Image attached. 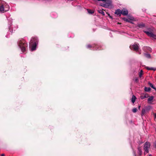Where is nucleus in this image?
I'll return each instance as SVG.
<instances>
[{
  "mask_svg": "<svg viewBox=\"0 0 156 156\" xmlns=\"http://www.w3.org/2000/svg\"><path fill=\"white\" fill-rule=\"evenodd\" d=\"M154 118L156 119V113H154L153 114Z\"/></svg>",
  "mask_w": 156,
  "mask_h": 156,
  "instance_id": "obj_30",
  "label": "nucleus"
},
{
  "mask_svg": "<svg viewBox=\"0 0 156 156\" xmlns=\"http://www.w3.org/2000/svg\"><path fill=\"white\" fill-rule=\"evenodd\" d=\"M98 1H102L103 2H105L106 1V0H98Z\"/></svg>",
  "mask_w": 156,
  "mask_h": 156,
  "instance_id": "obj_31",
  "label": "nucleus"
},
{
  "mask_svg": "<svg viewBox=\"0 0 156 156\" xmlns=\"http://www.w3.org/2000/svg\"><path fill=\"white\" fill-rule=\"evenodd\" d=\"M98 12L100 13H101L104 16L105 15V12L103 10L99 9L98 11Z\"/></svg>",
  "mask_w": 156,
  "mask_h": 156,
  "instance_id": "obj_22",
  "label": "nucleus"
},
{
  "mask_svg": "<svg viewBox=\"0 0 156 156\" xmlns=\"http://www.w3.org/2000/svg\"><path fill=\"white\" fill-rule=\"evenodd\" d=\"M7 10H5L4 6L3 5H2L0 6V12L3 13L5 11L6 12Z\"/></svg>",
  "mask_w": 156,
  "mask_h": 156,
  "instance_id": "obj_13",
  "label": "nucleus"
},
{
  "mask_svg": "<svg viewBox=\"0 0 156 156\" xmlns=\"http://www.w3.org/2000/svg\"><path fill=\"white\" fill-rule=\"evenodd\" d=\"M140 105L138 107V109H140Z\"/></svg>",
  "mask_w": 156,
  "mask_h": 156,
  "instance_id": "obj_35",
  "label": "nucleus"
},
{
  "mask_svg": "<svg viewBox=\"0 0 156 156\" xmlns=\"http://www.w3.org/2000/svg\"><path fill=\"white\" fill-rule=\"evenodd\" d=\"M144 55L147 58H151V56L150 54L145 53L144 54Z\"/></svg>",
  "mask_w": 156,
  "mask_h": 156,
  "instance_id": "obj_15",
  "label": "nucleus"
},
{
  "mask_svg": "<svg viewBox=\"0 0 156 156\" xmlns=\"http://www.w3.org/2000/svg\"><path fill=\"white\" fill-rule=\"evenodd\" d=\"M154 146L155 148H156V141L154 143Z\"/></svg>",
  "mask_w": 156,
  "mask_h": 156,
  "instance_id": "obj_32",
  "label": "nucleus"
},
{
  "mask_svg": "<svg viewBox=\"0 0 156 156\" xmlns=\"http://www.w3.org/2000/svg\"><path fill=\"white\" fill-rule=\"evenodd\" d=\"M30 44V48L31 50V51L35 50L36 49L37 44H33L31 43Z\"/></svg>",
  "mask_w": 156,
  "mask_h": 156,
  "instance_id": "obj_7",
  "label": "nucleus"
},
{
  "mask_svg": "<svg viewBox=\"0 0 156 156\" xmlns=\"http://www.w3.org/2000/svg\"><path fill=\"white\" fill-rule=\"evenodd\" d=\"M137 26L140 28L143 27L145 26V25L144 24H138Z\"/></svg>",
  "mask_w": 156,
  "mask_h": 156,
  "instance_id": "obj_23",
  "label": "nucleus"
},
{
  "mask_svg": "<svg viewBox=\"0 0 156 156\" xmlns=\"http://www.w3.org/2000/svg\"><path fill=\"white\" fill-rule=\"evenodd\" d=\"M87 10L88 13L89 14H92L94 13V12L93 10H91L89 9H87Z\"/></svg>",
  "mask_w": 156,
  "mask_h": 156,
  "instance_id": "obj_21",
  "label": "nucleus"
},
{
  "mask_svg": "<svg viewBox=\"0 0 156 156\" xmlns=\"http://www.w3.org/2000/svg\"><path fill=\"white\" fill-rule=\"evenodd\" d=\"M138 153L140 155V156H141V155L142 154V151L141 150V149L140 147H138Z\"/></svg>",
  "mask_w": 156,
  "mask_h": 156,
  "instance_id": "obj_14",
  "label": "nucleus"
},
{
  "mask_svg": "<svg viewBox=\"0 0 156 156\" xmlns=\"http://www.w3.org/2000/svg\"><path fill=\"white\" fill-rule=\"evenodd\" d=\"M154 99V97L153 96H151L149 97L147 100V101L148 102L152 101Z\"/></svg>",
  "mask_w": 156,
  "mask_h": 156,
  "instance_id": "obj_20",
  "label": "nucleus"
},
{
  "mask_svg": "<svg viewBox=\"0 0 156 156\" xmlns=\"http://www.w3.org/2000/svg\"><path fill=\"white\" fill-rule=\"evenodd\" d=\"M148 84L150 85V86L151 87H152V88H153V89H154L156 91V88H155L154 87V86H153V85L150 82H149L148 83Z\"/></svg>",
  "mask_w": 156,
  "mask_h": 156,
  "instance_id": "obj_18",
  "label": "nucleus"
},
{
  "mask_svg": "<svg viewBox=\"0 0 156 156\" xmlns=\"http://www.w3.org/2000/svg\"><path fill=\"white\" fill-rule=\"evenodd\" d=\"M134 80L135 82H138V78H136Z\"/></svg>",
  "mask_w": 156,
  "mask_h": 156,
  "instance_id": "obj_29",
  "label": "nucleus"
},
{
  "mask_svg": "<svg viewBox=\"0 0 156 156\" xmlns=\"http://www.w3.org/2000/svg\"><path fill=\"white\" fill-rule=\"evenodd\" d=\"M138 54H141V52H140V51H139L138 52Z\"/></svg>",
  "mask_w": 156,
  "mask_h": 156,
  "instance_id": "obj_34",
  "label": "nucleus"
},
{
  "mask_svg": "<svg viewBox=\"0 0 156 156\" xmlns=\"http://www.w3.org/2000/svg\"><path fill=\"white\" fill-rule=\"evenodd\" d=\"M148 156H152L151 155H149Z\"/></svg>",
  "mask_w": 156,
  "mask_h": 156,
  "instance_id": "obj_37",
  "label": "nucleus"
},
{
  "mask_svg": "<svg viewBox=\"0 0 156 156\" xmlns=\"http://www.w3.org/2000/svg\"><path fill=\"white\" fill-rule=\"evenodd\" d=\"M139 44H135L133 45L132 46H130V48L131 49L132 47L133 49L136 51H137L138 50L139 47Z\"/></svg>",
  "mask_w": 156,
  "mask_h": 156,
  "instance_id": "obj_5",
  "label": "nucleus"
},
{
  "mask_svg": "<svg viewBox=\"0 0 156 156\" xmlns=\"http://www.w3.org/2000/svg\"><path fill=\"white\" fill-rule=\"evenodd\" d=\"M108 16H109L110 17H111L109 14H108Z\"/></svg>",
  "mask_w": 156,
  "mask_h": 156,
  "instance_id": "obj_36",
  "label": "nucleus"
},
{
  "mask_svg": "<svg viewBox=\"0 0 156 156\" xmlns=\"http://www.w3.org/2000/svg\"><path fill=\"white\" fill-rule=\"evenodd\" d=\"M137 109L136 108H134L132 109V111L133 113H135L136 112Z\"/></svg>",
  "mask_w": 156,
  "mask_h": 156,
  "instance_id": "obj_26",
  "label": "nucleus"
},
{
  "mask_svg": "<svg viewBox=\"0 0 156 156\" xmlns=\"http://www.w3.org/2000/svg\"><path fill=\"white\" fill-rule=\"evenodd\" d=\"M38 43V40L37 37H34L32 38L31 41L30 42V44L31 43L33 44H37Z\"/></svg>",
  "mask_w": 156,
  "mask_h": 156,
  "instance_id": "obj_6",
  "label": "nucleus"
},
{
  "mask_svg": "<svg viewBox=\"0 0 156 156\" xmlns=\"http://www.w3.org/2000/svg\"><path fill=\"white\" fill-rule=\"evenodd\" d=\"M151 108V106H150L146 107L145 108H143L141 111V116H143L147 112H149Z\"/></svg>",
  "mask_w": 156,
  "mask_h": 156,
  "instance_id": "obj_4",
  "label": "nucleus"
},
{
  "mask_svg": "<svg viewBox=\"0 0 156 156\" xmlns=\"http://www.w3.org/2000/svg\"><path fill=\"white\" fill-rule=\"evenodd\" d=\"M100 5L101 6H103L104 7H106L107 6V5L106 4H104V3H101L100 4Z\"/></svg>",
  "mask_w": 156,
  "mask_h": 156,
  "instance_id": "obj_27",
  "label": "nucleus"
},
{
  "mask_svg": "<svg viewBox=\"0 0 156 156\" xmlns=\"http://www.w3.org/2000/svg\"><path fill=\"white\" fill-rule=\"evenodd\" d=\"M115 14L119 16H120L122 14V10L120 9H118L116 10Z\"/></svg>",
  "mask_w": 156,
  "mask_h": 156,
  "instance_id": "obj_12",
  "label": "nucleus"
},
{
  "mask_svg": "<svg viewBox=\"0 0 156 156\" xmlns=\"http://www.w3.org/2000/svg\"><path fill=\"white\" fill-rule=\"evenodd\" d=\"M143 72V71L142 70H141L139 73V76L140 77H141V76H142Z\"/></svg>",
  "mask_w": 156,
  "mask_h": 156,
  "instance_id": "obj_25",
  "label": "nucleus"
},
{
  "mask_svg": "<svg viewBox=\"0 0 156 156\" xmlns=\"http://www.w3.org/2000/svg\"><path fill=\"white\" fill-rule=\"evenodd\" d=\"M92 47V46L91 45H90V44H88L87 46V48H91Z\"/></svg>",
  "mask_w": 156,
  "mask_h": 156,
  "instance_id": "obj_28",
  "label": "nucleus"
},
{
  "mask_svg": "<svg viewBox=\"0 0 156 156\" xmlns=\"http://www.w3.org/2000/svg\"><path fill=\"white\" fill-rule=\"evenodd\" d=\"M136 97L134 95H133L132 96V99H131V101L133 103H134L136 100Z\"/></svg>",
  "mask_w": 156,
  "mask_h": 156,
  "instance_id": "obj_16",
  "label": "nucleus"
},
{
  "mask_svg": "<svg viewBox=\"0 0 156 156\" xmlns=\"http://www.w3.org/2000/svg\"><path fill=\"white\" fill-rule=\"evenodd\" d=\"M18 44L23 52L26 51V48L27 46V44L24 40L20 39L18 41Z\"/></svg>",
  "mask_w": 156,
  "mask_h": 156,
  "instance_id": "obj_1",
  "label": "nucleus"
},
{
  "mask_svg": "<svg viewBox=\"0 0 156 156\" xmlns=\"http://www.w3.org/2000/svg\"><path fill=\"white\" fill-rule=\"evenodd\" d=\"M144 90L145 91L149 92L151 90V89L150 87H144Z\"/></svg>",
  "mask_w": 156,
  "mask_h": 156,
  "instance_id": "obj_17",
  "label": "nucleus"
},
{
  "mask_svg": "<svg viewBox=\"0 0 156 156\" xmlns=\"http://www.w3.org/2000/svg\"><path fill=\"white\" fill-rule=\"evenodd\" d=\"M123 19L124 20V21H126V22H130V23H133L131 21H130L129 20H128V19H127V18H123Z\"/></svg>",
  "mask_w": 156,
  "mask_h": 156,
  "instance_id": "obj_24",
  "label": "nucleus"
},
{
  "mask_svg": "<svg viewBox=\"0 0 156 156\" xmlns=\"http://www.w3.org/2000/svg\"><path fill=\"white\" fill-rule=\"evenodd\" d=\"M146 68L148 70H152L155 71L156 70V68H152V67L150 68L148 67H147Z\"/></svg>",
  "mask_w": 156,
  "mask_h": 156,
  "instance_id": "obj_19",
  "label": "nucleus"
},
{
  "mask_svg": "<svg viewBox=\"0 0 156 156\" xmlns=\"http://www.w3.org/2000/svg\"><path fill=\"white\" fill-rule=\"evenodd\" d=\"M112 0H108V8H112L113 7Z\"/></svg>",
  "mask_w": 156,
  "mask_h": 156,
  "instance_id": "obj_9",
  "label": "nucleus"
},
{
  "mask_svg": "<svg viewBox=\"0 0 156 156\" xmlns=\"http://www.w3.org/2000/svg\"><path fill=\"white\" fill-rule=\"evenodd\" d=\"M149 97L148 95L146 93H143L141 94L140 98L141 99H144Z\"/></svg>",
  "mask_w": 156,
  "mask_h": 156,
  "instance_id": "obj_10",
  "label": "nucleus"
},
{
  "mask_svg": "<svg viewBox=\"0 0 156 156\" xmlns=\"http://www.w3.org/2000/svg\"><path fill=\"white\" fill-rule=\"evenodd\" d=\"M143 50L145 51H152V49L150 47L145 46L143 48Z\"/></svg>",
  "mask_w": 156,
  "mask_h": 156,
  "instance_id": "obj_8",
  "label": "nucleus"
},
{
  "mask_svg": "<svg viewBox=\"0 0 156 156\" xmlns=\"http://www.w3.org/2000/svg\"><path fill=\"white\" fill-rule=\"evenodd\" d=\"M128 14V11L126 9H123L122 10V14L123 15H126Z\"/></svg>",
  "mask_w": 156,
  "mask_h": 156,
  "instance_id": "obj_11",
  "label": "nucleus"
},
{
  "mask_svg": "<svg viewBox=\"0 0 156 156\" xmlns=\"http://www.w3.org/2000/svg\"><path fill=\"white\" fill-rule=\"evenodd\" d=\"M144 32L148 36L156 39V35L154 34L152 30L150 28H148L146 30H144Z\"/></svg>",
  "mask_w": 156,
  "mask_h": 156,
  "instance_id": "obj_2",
  "label": "nucleus"
},
{
  "mask_svg": "<svg viewBox=\"0 0 156 156\" xmlns=\"http://www.w3.org/2000/svg\"><path fill=\"white\" fill-rule=\"evenodd\" d=\"M135 156H136V155H135Z\"/></svg>",
  "mask_w": 156,
  "mask_h": 156,
  "instance_id": "obj_38",
  "label": "nucleus"
},
{
  "mask_svg": "<svg viewBox=\"0 0 156 156\" xmlns=\"http://www.w3.org/2000/svg\"><path fill=\"white\" fill-rule=\"evenodd\" d=\"M1 156H5L4 154H1Z\"/></svg>",
  "mask_w": 156,
  "mask_h": 156,
  "instance_id": "obj_33",
  "label": "nucleus"
},
{
  "mask_svg": "<svg viewBox=\"0 0 156 156\" xmlns=\"http://www.w3.org/2000/svg\"><path fill=\"white\" fill-rule=\"evenodd\" d=\"M150 146V143L149 142H147L145 143L144 146V154H145L149 152V149Z\"/></svg>",
  "mask_w": 156,
  "mask_h": 156,
  "instance_id": "obj_3",
  "label": "nucleus"
}]
</instances>
